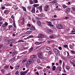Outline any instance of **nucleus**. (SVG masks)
<instances>
[{
    "label": "nucleus",
    "mask_w": 75,
    "mask_h": 75,
    "mask_svg": "<svg viewBox=\"0 0 75 75\" xmlns=\"http://www.w3.org/2000/svg\"><path fill=\"white\" fill-rule=\"evenodd\" d=\"M34 61V59H29L26 63V67H28L29 65H30L32 62H33Z\"/></svg>",
    "instance_id": "1"
},
{
    "label": "nucleus",
    "mask_w": 75,
    "mask_h": 75,
    "mask_svg": "<svg viewBox=\"0 0 75 75\" xmlns=\"http://www.w3.org/2000/svg\"><path fill=\"white\" fill-rule=\"evenodd\" d=\"M20 20L21 21V23H20L19 21H20ZM25 22H24V18H20L18 21V23L19 25L20 26V24H22V25H23Z\"/></svg>",
    "instance_id": "2"
},
{
    "label": "nucleus",
    "mask_w": 75,
    "mask_h": 75,
    "mask_svg": "<svg viewBox=\"0 0 75 75\" xmlns=\"http://www.w3.org/2000/svg\"><path fill=\"white\" fill-rule=\"evenodd\" d=\"M38 57L41 59H44V57H43V54L42 52H40L39 54H38Z\"/></svg>",
    "instance_id": "3"
},
{
    "label": "nucleus",
    "mask_w": 75,
    "mask_h": 75,
    "mask_svg": "<svg viewBox=\"0 0 75 75\" xmlns=\"http://www.w3.org/2000/svg\"><path fill=\"white\" fill-rule=\"evenodd\" d=\"M53 51L55 54H56V55H58V54H59V51L57 49L54 48L53 49Z\"/></svg>",
    "instance_id": "4"
},
{
    "label": "nucleus",
    "mask_w": 75,
    "mask_h": 75,
    "mask_svg": "<svg viewBox=\"0 0 75 75\" xmlns=\"http://www.w3.org/2000/svg\"><path fill=\"white\" fill-rule=\"evenodd\" d=\"M28 71H29V69H27V70L25 71L21 72V75H25V74L28 72Z\"/></svg>",
    "instance_id": "5"
},
{
    "label": "nucleus",
    "mask_w": 75,
    "mask_h": 75,
    "mask_svg": "<svg viewBox=\"0 0 75 75\" xmlns=\"http://www.w3.org/2000/svg\"><path fill=\"white\" fill-rule=\"evenodd\" d=\"M38 37L39 38H43L44 37V35L42 34H40L38 35Z\"/></svg>",
    "instance_id": "6"
},
{
    "label": "nucleus",
    "mask_w": 75,
    "mask_h": 75,
    "mask_svg": "<svg viewBox=\"0 0 75 75\" xmlns=\"http://www.w3.org/2000/svg\"><path fill=\"white\" fill-rule=\"evenodd\" d=\"M46 22L47 23H47V25L49 26H50L51 27H54V25L51 24H52V22H51L48 21H46Z\"/></svg>",
    "instance_id": "7"
},
{
    "label": "nucleus",
    "mask_w": 75,
    "mask_h": 75,
    "mask_svg": "<svg viewBox=\"0 0 75 75\" xmlns=\"http://www.w3.org/2000/svg\"><path fill=\"white\" fill-rule=\"evenodd\" d=\"M56 27L58 29H61V28H62V25L61 24H58L56 25Z\"/></svg>",
    "instance_id": "8"
},
{
    "label": "nucleus",
    "mask_w": 75,
    "mask_h": 75,
    "mask_svg": "<svg viewBox=\"0 0 75 75\" xmlns=\"http://www.w3.org/2000/svg\"><path fill=\"white\" fill-rule=\"evenodd\" d=\"M70 63L71 64H75V60L74 58H72L71 59Z\"/></svg>",
    "instance_id": "9"
},
{
    "label": "nucleus",
    "mask_w": 75,
    "mask_h": 75,
    "mask_svg": "<svg viewBox=\"0 0 75 75\" xmlns=\"http://www.w3.org/2000/svg\"><path fill=\"white\" fill-rule=\"evenodd\" d=\"M47 32L49 34H51V33L53 32V30L50 29H48L47 30Z\"/></svg>",
    "instance_id": "10"
},
{
    "label": "nucleus",
    "mask_w": 75,
    "mask_h": 75,
    "mask_svg": "<svg viewBox=\"0 0 75 75\" xmlns=\"http://www.w3.org/2000/svg\"><path fill=\"white\" fill-rule=\"evenodd\" d=\"M15 42V40L12 39L10 41H8V44H11V43H14Z\"/></svg>",
    "instance_id": "11"
},
{
    "label": "nucleus",
    "mask_w": 75,
    "mask_h": 75,
    "mask_svg": "<svg viewBox=\"0 0 75 75\" xmlns=\"http://www.w3.org/2000/svg\"><path fill=\"white\" fill-rule=\"evenodd\" d=\"M49 8V6L48 5L46 6L45 7V11H47L48 10V8Z\"/></svg>",
    "instance_id": "12"
},
{
    "label": "nucleus",
    "mask_w": 75,
    "mask_h": 75,
    "mask_svg": "<svg viewBox=\"0 0 75 75\" xmlns=\"http://www.w3.org/2000/svg\"><path fill=\"white\" fill-rule=\"evenodd\" d=\"M20 64H18V65L16 66V67H15V69L16 70H17V69H18L19 68H20Z\"/></svg>",
    "instance_id": "13"
},
{
    "label": "nucleus",
    "mask_w": 75,
    "mask_h": 75,
    "mask_svg": "<svg viewBox=\"0 0 75 75\" xmlns=\"http://www.w3.org/2000/svg\"><path fill=\"white\" fill-rule=\"evenodd\" d=\"M30 58H37V56L36 55H32L30 57Z\"/></svg>",
    "instance_id": "14"
},
{
    "label": "nucleus",
    "mask_w": 75,
    "mask_h": 75,
    "mask_svg": "<svg viewBox=\"0 0 75 75\" xmlns=\"http://www.w3.org/2000/svg\"><path fill=\"white\" fill-rule=\"evenodd\" d=\"M35 7H33L32 9L31 10V12L33 13H35Z\"/></svg>",
    "instance_id": "15"
},
{
    "label": "nucleus",
    "mask_w": 75,
    "mask_h": 75,
    "mask_svg": "<svg viewBox=\"0 0 75 75\" xmlns=\"http://www.w3.org/2000/svg\"><path fill=\"white\" fill-rule=\"evenodd\" d=\"M66 11L67 12H70L71 11V8H68L66 9Z\"/></svg>",
    "instance_id": "16"
},
{
    "label": "nucleus",
    "mask_w": 75,
    "mask_h": 75,
    "mask_svg": "<svg viewBox=\"0 0 75 75\" xmlns=\"http://www.w3.org/2000/svg\"><path fill=\"white\" fill-rule=\"evenodd\" d=\"M30 30H35V28L34 26H31L30 27Z\"/></svg>",
    "instance_id": "17"
},
{
    "label": "nucleus",
    "mask_w": 75,
    "mask_h": 75,
    "mask_svg": "<svg viewBox=\"0 0 75 75\" xmlns=\"http://www.w3.org/2000/svg\"><path fill=\"white\" fill-rule=\"evenodd\" d=\"M37 24L39 26H40L41 25V22L39 21H37Z\"/></svg>",
    "instance_id": "18"
},
{
    "label": "nucleus",
    "mask_w": 75,
    "mask_h": 75,
    "mask_svg": "<svg viewBox=\"0 0 75 75\" xmlns=\"http://www.w3.org/2000/svg\"><path fill=\"white\" fill-rule=\"evenodd\" d=\"M35 44L36 45H39V44H42V42H35Z\"/></svg>",
    "instance_id": "19"
},
{
    "label": "nucleus",
    "mask_w": 75,
    "mask_h": 75,
    "mask_svg": "<svg viewBox=\"0 0 75 75\" xmlns=\"http://www.w3.org/2000/svg\"><path fill=\"white\" fill-rule=\"evenodd\" d=\"M58 68H59V71L60 72H61V70H62V68H61V67H57V69H58Z\"/></svg>",
    "instance_id": "20"
},
{
    "label": "nucleus",
    "mask_w": 75,
    "mask_h": 75,
    "mask_svg": "<svg viewBox=\"0 0 75 75\" xmlns=\"http://www.w3.org/2000/svg\"><path fill=\"white\" fill-rule=\"evenodd\" d=\"M33 37H34V36L31 35L27 37V39H29V38H33Z\"/></svg>",
    "instance_id": "21"
},
{
    "label": "nucleus",
    "mask_w": 75,
    "mask_h": 75,
    "mask_svg": "<svg viewBox=\"0 0 75 75\" xmlns=\"http://www.w3.org/2000/svg\"><path fill=\"white\" fill-rule=\"evenodd\" d=\"M65 68L67 70H69V69H70V67L69 66H66Z\"/></svg>",
    "instance_id": "22"
},
{
    "label": "nucleus",
    "mask_w": 75,
    "mask_h": 75,
    "mask_svg": "<svg viewBox=\"0 0 75 75\" xmlns=\"http://www.w3.org/2000/svg\"><path fill=\"white\" fill-rule=\"evenodd\" d=\"M4 14H7V13H8V10H5L4 12Z\"/></svg>",
    "instance_id": "23"
},
{
    "label": "nucleus",
    "mask_w": 75,
    "mask_h": 75,
    "mask_svg": "<svg viewBox=\"0 0 75 75\" xmlns=\"http://www.w3.org/2000/svg\"><path fill=\"white\" fill-rule=\"evenodd\" d=\"M49 38H50V39H52L54 38V35H50L49 37Z\"/></svg>",
    "instance_id": "24"
},
{
    "label": "nucleus",
    "mask_w": 75,
    "mask_h": 75,
    "mask_svg": "<svg viewBox=\"0 0 75 75\" xmlns=\"http://www.w3.org/2000/svg\"><path fill=\"white\" fill-rule=\"evenodd\" d=\"M22 8L23 11H25V12L27 11V10H26V8H25V7L23 6Z\"/></svg>",
    "instance_id": "25"
},
{
    "label": "nucleus",
    "mask_w": 75,
    "mask_h": 75,
    "mask_svg": "<svg viewBox=\"0 0 75 75\" xmlns=\"http://www.w3.org/2000/svg\"><path fill=\"white\" fill-rule=\"evenodd\" d=\"M39 4H34L33 5V6L35 7H38L39 6Z\"/></svg>",
    "instance_id": "26"
},
{
    "label": "nucleus",
    "mask_w": 75,
    "mask_h": 75,
    "mask_svg": "<svg viewBox=\"0 0 75 75\" xmlns=\"http://www.w3.org/2000/svg\"><path fill=\"white\" fill-rule=\"evenodd\" d=\"M27 61V59H24L22 61V63H24L25 62H26Z\"/></svg>",
    "instance_id": "27"
},
{
    "label": "nucleus",
    "mask_w": 75,
    "mask_h": 75,
    "mask_svg": "<svg viewBox=\"0 0 75 75\" xmlns=\"http://www.w3.org/2000/svg\"><path fill=\"white\" fill-rule=\"evenodd\" d=\"M50 47H46L45 49V50H48V51H49L50 50Z\"/></svg>",
    "instance_id": "28"
},
{
    "label": "nucleus",
    "mask_w": 75,
    "mask_h": 75,
    "mask_svg": "<svg viewBox=\"0 0 75 75\" xmlns=\"http://www.w3.org/2000/svg\"><path fill=\"white\" fill-rule=\"evenodd\" d=\"M26 33L27 34H30L31 33V32L30 31H28L26 32Z\"/></svg>",
    "instance_id": "29"
},
{
    "label": "nucleus",
    "mask_w": 75,
    "mask_h": 75,
    "mask_svg": "<svg viewBox=\"0 0 75 75\" xmlns=\"http://www.w3.org/2000/svg\"><path fill=\"white\" fill-rule=\"evenodd\" d=\"M57 20H58V19H52L50 20V21H57Z\"/></svg>",
    "instance_id": "30"
},
{
    "label": "nucleus",
    "mask_w": 75,
    "mask_h": 75,
    "mask_svg": "<svg viewBox=\"0 0 75 75\" xmlns=\"http://www.w3.org/2000/svg\"><path fill=\"white\" fill-rule=\"evenodd\" d=\"M12 54L13 55H17V52H14L12 53Z\"/></svg>",
    "instance_id": "31"
},
{
    "label": "nucleus",
    "mask_w": 75,
    "mask_h": 75,
    "mask_svg": "<svg viewBox=\"0 0 75 75\" xmlns=\"http://www.w3.org/2000/svg\"><path fill=\"white\" fill-rule=\"evenodd\" d=\"M56 69V67H55V66H53V67L52 68V69L53 71H55Z\"/></svg>",
    "instance_id": "32"
},
{
    "label": "nucleus",
    "mask_w": 75,
    "mask_h": 75,
    "mask_svg": "<svg viewBox=\"0 0 75 75\" xmlns=\"http://www.w3.org/2000/svg\"><path fill=\"white\" fill-rule=\"evenodd\" d=\"M25 41L24 40H20L18 41V42H24Z\"/></svg>",
    "instance_id": "33"
},
{
    "label": "nucleus",
    "mask_w": 75,
    "mask_h": 75,
    "mask_svg": "<svg viewBox=\"0 0 75 75\" xmlns=\"http://www.w3.org/2000/svg\"><path fill=\"white\" fill-rule=\"evenodd\" d=\"M4 67L6 69H7L9 68V65H5L4 66Z\"/></svg>",
    "instance_id": "34"
},
{
    "label": "nucleus",
    "mask_w": 75,
    "mask_h": 75,
    "mask_svg": "<svg viewBox=\"0 0 75 75\" xmlns=\"http://www.w3.org/2000/svg\"><path fill=\"white\" fill-rule=\"evenodd\" d=\"M73 54H75V52L74 50H71L70 51Z\"/></svg>",
    "instance_id": "35"
},
{
    "label": "nucleus",
    "mask_w": 75,
    "mask_h": 75,
    "mask_svg": "<svg viewBox=\"0 0 75 75\" xmlns=\"http://www.w3.org/2000/svg\"><path fill=\"white\" fill-rule=\"evenodd\" d=\"M38 69H42L43 68L41 67V66H38L37 67Z\"/></svg>",
    "instance_id": "36"
},
{
    "label": "nucleus",
    "mask_w": 75,
    "mask_h": 75,
    "mask_svg": "<svg viewBox=\"0 0 75 75\" xmlns=\"http://www.w3.org/2000/svg\"><path fill=\"white\" fill-rule=\"evenodd\" d=\"M4 19H3L1 17H0V21H4Z\"/></svg>",
    "instance_id": "37"
},
{
    "label": "nucleus",
    "mask_w": 75,
    "mask_h": 75,
    "mask_svg": "<svg viewBox=\"0 0 75 75\" xmlns=\"http://www.w3.org/2000/svg\"><path fill=\"white\" fill-rule=\"evenodd\" d=\"M2 27H3V28H6V26L4 24H3L2 25Z\"/></svg>",
    "instance_id": "38"
},
{
    "label": "nucleus",
    "mask_w": 75,
    "mask_h": 75,
    "mask_svg": "<svg viewBox=\"0 0 75 75\" xmlns=\"http://www.w3.org/2000/svg\"><path fill=\"white\" fill-rule=\"evenodd\" d=\"M39 73L41 75H43V72L42 71H39Z\"/></svg>",
    "instance_id": "39"
},
{
    "label": "nucleus",
    "mask_w": 75,
    "mask_h": 75,
    "mask_svg": "<svg viewBox=\"0 0 75 75\" xmlns=\"http://www.w3.org/2000/svg\"><path fill=\"white\" fill-rule=\"evenodd\" d=\"M1 8L2 10H4V9H5L6 8V7L4 6H3L1 7Z\"/></svg>",
    "instance_id": "40"
},
{
    "label": "nucleus",
    "mask_w": 75,
    "mask_h": 75,
    "mask_svg": "<svg viewBox=\"0 0 75 75\" xmlns=\"http://www.w3.org/2000/svg\"><path fill=\"white\" fill-rule=\"evenodd\" d=\"M62 7L63 8H67V6L65 5H62Z\"/></svg>",
    "instance_id": "41"
},
{
    "label": "nucleus",
    "mask_w": 75,
    "mask_h": 75,
    "mask_svg": "<svg viewBox=\"0 0 75 75\" xmlns=\"http://www.w3.org/2000/svg\"><path fill=\"white\" fill-rule=\"evenodd\" d=\"M64 60L65 61H67L68 60V58H65Z\"/></svg>",
    "instance_id": "42"
},
{
    "label": "nucleus",
    "mask_w": 75,
    "mask_h": 75,
    "mask_svg": "<svg viewBox=\"0 0 75 75\" xmlns=\"http://www.w3.org/2000/svg\"><path fill=\"white\" fill-rule=\"evenodd\" d=\"M30 4H33L34 3V1L32 0H30Z\"/></svg>",
    "instance_id": "43"
},
{
    "label": "nucleus",
    "mask_w": 75,
    "mask_h": 75,
    "mask_svg": "<svg viewBox=\"0 0 75 75\" xmlns=\"http://www.w3.org/2000/svg\"><path fill=\"white\" fill-rule=\"evenodd\" d=\"M1 72H2V73H4V72H5V70H4V69H2L1 70Z\"/></svg>",
    "instance_id": "44"
},
{
    "label": "nucleus",
    "mask_w": 75,
    "mask_h": 75,
    "mask_svg": "<svg viewBox=\"0 0 75 75\" xmlns=\"http://www.w3.org/2000/svg\"><path fill=\"white\" fill-rule=\"evenodd\" d=\"M57 2V1L56 0H54L52 1L53 3H55Z\"/></svg>",
    "instance_id": "45"
},
{
    "label": "nucleus",
    "mask_w": 75,
    "mask_h": 75,
    "mask_svg": "<svg viewBox=\"0 0 75 75\" xmlns=\"http://www.w3.org/2000/svg\"><path fill=\"white\" fill-rule=\"evenodd\" d=\"M71 8L73 9V11H75V7H72Z\"/></svg>",
    "instance_id": "46"
},
{
    "label": "nucleus",
    "mask_w": 75,
    "mask_h": 75,
    "mask_svg": "<svg viewBox=\"0 0 75 75\" xmlns=\"http://www.w3.org/2000/svg\"><path fill=\"white\" fill-rule=\"evenodd\" d=\"M34 49V47H31L30 49V50H29V51H31L32 50H33V49Z\"/></svg>",
    "instance_id": "47"
},
{
    "label": "nucleus",
    "mask_w": 75,
    "mask_h": 75,
    "mask_svg": "<svg viewBox=\"0 0 75 75\" xmlns=\"http://www.w3.org/2000/svg\"><path fill=\"white\" fill-rule=\"evenodd\" d=\"M41 16L42 17H45V15L44 14V13H41Z\"/></svg>",
    "instance_id": "48"
},
{
    "label": "nucleus",
    "mask_w": 75,
    "mask_h": 75,
    "mask_svg": "<svg viewBox=\"0 0 75 75\" xmlns=\"http://www.w3.org/2000/svg\"><path fill=\"white\" fill-rule=\"evenodd\" d=\"M8 28L9 30H10V29H11V28H12V26L11 25H9Z\"/></svg>",
    "instance_id": "49"
},
{
    "label": "nucleus",
    "mask_w": 75,
    "mask_h": 75,
    "mask_svg": "<svg viewBox=\"0 0 75 75\" xmlns=\"http://www.w3.org/2000/svg\"><path fill=\"white\" fill-rule=\"evenodd\" d=\"M4 25H5L6 26H7V25H8V24L6 22H5L4 23Z\"/></svg>",
    "instance_id": "50"
},
{
    "label": "nucleus",
    "mask_w": 75,
    "mask_h": 75,
    "mask_svg": "<svg viewBox=\"0 0 75 75\" xmlns=\"http://www.w3.org/2000/svg\"><path fill=\"white\" fill-rule=\"evenodd\" d=\"M26 53H27V52L26 51H25L23 52L21 54H26Z\"/></svg>",
    "instance_id": "51"
},
{
    "label": "nucleus",
    "mask_w": 75,
    "mask_h": 75,
    "mask_svg": "<svg viewBox=\"0 0 75 75\" xmlns=\"http://www.w3.org/2000/svg\"><path fill=\"white\" fill-rule=\"evenodd\" d=\"M11 59L13 61H14V60L16 59V57H13V58L12 59Z\"/></svg>",
    "instance_id": "52"
},
{
    "label": "nucleus",
    "mask_w": 75,
    "mask_h": 75,
    "mask_svg": "<svg viewBox=\"0 0 75 75\" xmlns=\"http://www.w3.org/2000/svg\"><path fill=\"white\" fill-rule=\"evenodd\" d=\"M19 73V72L18 71H17L16 73H15V74L16 75H17V74H18V73Z\"/></svg>",
    "instance_id": "53"
},
{
    "label": "nucleus",
    "mask_w": 75,
    "mask_h": 75,
    "mask_svg": "<svg viewBox=\"0 0 75 75\" xmlns=\"http://www.w3.org/2000/svg\"><path fill=\"white\" fill-rule=\"evenodd\" d=\"M69 47L71 48V49H72V48H73V46H72L71 45H69Z\"/></svg>",
    "instance_id": "54"
},
{
    "label": "nucleus",
    "mask_w": 75,
    "mask_h": 75,
    "mask_svg": "<svg viewBox=\"0 0 75 75\" xmlns=\"http://www.w3.org/2000/svg\"><path fill=\"white\" fill-rule=\"evenodd\" d=\"M27 25L28 27H31V24L30 23H28L27 24Z\"/></svg>",
    "instance_id": "55"
},
{
    "label": "nucleus",
    "mask_w": 75,
    "mask_h": 75,
    "mask_svg": "<svg viewBox=\"0 0 75 75\" xmlns=\"http://www.w3.org/2000/svg\"><path fill=\"white\" fill-rule=\"evenodd\" d=\"M64 48H67V47H68V45H64Z\"/></svg>",
    "instance_id": "56"
},
{
    "label": "nucleus",
    "mask_w": 75,
    "mask_h": 75,
    "mask_svg": "<svg viewBox=\"0 0 75 75\" xmlns=\"http://www.w3.org/2000/svg\"><path fill=\"white\" fill-rule=\"evenodd\" d=\"M4 6H8V4L6 3L4 4Z\"/></svg>",
    "instance_id": "57"
},
{
    "label": "nucleus",
    "mask_w": 75,
    "mask_h": 75,
    "mask_svg": "<svg viewBox=\"0 0 75 75\" xmlns=\"http://www.w3.org/2000/svg\"><path fill=\"white\" fill-rule=\"evenodd\" d=\"M58 48L59 50H62V47H59Z\"/></svg>",
    "instance_id": "58"
},
{
    "label": "nucleus",
    "mask_w": 75,
    "mask_h": 75,
    "mask_svg": "<svg viewBox=\"0 0 75 75\" xmlns=\"http://www.w3.org/2000/svg\"><path fill=\"white\" fill-rule=\"evenodd\" d=\"M3 47V46L2 45H0V49H1V48H2Z\"/></svg>",
    "instance_id": "59"
},
{
    "label": "nucleus",
    "mask_w": 75,
    "mask_h": 75,
    "mask_svg": "<svg viewBox=\"0 0 75 75\" xmlns=\"http://www.w3.org/2000/svg\"><path fill=\"white\" fill-rule=\"evenodd\" d=\"M62 60H59V63L60 64H62Z\"/></svg>",
    "instance_id": "60"
},
{
    "label": "nucleus",
    "mask_w": 75,
    "mask_h": 75,
    "mask_svg": "<svg viewBox=\"0 0 75 75\" xmlns=\"http://www.w3.org/2000/svg\"><path fill=\"white\" fill-rule=\"evenodd\" d=\"M34 1L35 3H38V1L37 0H34Z\"/></svg>",
    "instance_id": "61"
},
{
    "label": "nucleus",
    "mask_w": 75,
    "mask_h": 75,
    "mask_svg": "<svg viewBox=\"0 0 75 75\" xmlns=\"http://www.w3.org/2000/svg\"><path fill=\"white\" fill-rule=\"evenodd\" d=\"M3 22L0 21V26H1V25L3 24Z\"/></svg>",
    "instance_id": "62"
},
{
    "label": "nucleus",
    "mask_w": 75,
    "mask_h": 75,
    "mask_svg": "<svg viewBox=\"0 0 75 75\" xmlns=\"http://www.w3.org/2000/svg\"><path fill=\"white\" fill-rule=\"evenodd\" d=\"M48 53L49 54H51L52 52H51V51H49Z\"/></svg>",
    "instance_id": "63"
},
{
    "label": "nucleus",
    "mask_w": 75,
    "mask_h": 75,
    "mask_svg": "<svg viewBox=\"0 0 75 75\" xmlns=\"http://www.w3.org/2000/svg\"><path fill=\"white\" fill-rule=\"evenodd\" d=\"M35 74H37V75H39V73L38 72H36L35 73Z\"/></svg>",
    "instance_id": "64"
}]
</instances>
